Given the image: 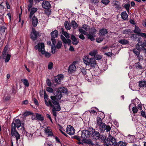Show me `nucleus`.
<instances>
[{"label": "nucleus", "mask_w": 146, "mask_h": 146, "mask_svg": "<svg viewBox=\"0 0 146 146\" xmlns=\"http://www.w3.org/2000/svg\"><path fill=\"white\" fill-rule=\"evenodd\" d=\"M67 92V90L65 88H60L56 91V95L50 96V98L53 105V106L51 107L53 108V109L55 110L56 111H59L61 110L59 101L62 96V93H66Z\"/></svg>", "instance_id": "f257e3e1"}, {"label": "nucleus", "mask_w": 146, "mask_h": 146, "mask_svg": "<svg viewBox=\"0 0 146 146\" xmlns=\"http://www.w3.org/2000/svg\"><path fill=\"white\" fill-rule=\"evenodd\" d=\"M33 0H29V4L28 5V11L30 12L29 14V18L32 19L33 17H35V13L38 10L36 7H32L33 5Z\"/></svg>", "instance_id": "f03ea898"}, {"label": "nucleus", "mask_w": 146, "mask_h": 146, "mask_svg": "<svg viewBox=\"0 0 146 146\" xmlns=\"http://www.w3.org/2000/svg\"><path fill=\"white\" fill-rule=\"evenodd\" d=\"M84 62L86 65H90L91 67H94L96 64V61L94 58H89L86 56L83 59Z\"/></svg>", "instance_id": "7ed1b4c3"}, {"label": "nucleus", "mask_w": 146, "mask_h": 146, "mask_svg": "<svg viewBox=\"0 0 146 146\" xmlns=\"http://www.w3.org/2000/svg\"><path fill=\"white\" fill-rule=\"evenodd\" d=\"M20 127H21L24 130V123H21L20 119H16L13 121L12 124L11 128L18 129Z\"/></svg>", "instance_id": "20e7f679"}, {"label": "nucleus", "mask_w": 146, "mask_h": 146, "mask_svg": "<svg viewBox=\"0 0 146 146\" xmlns=\"http://www.w3.org/2000/svg\"><path fill=\"white\" fill-rule=\"evenodd\" d=\"M92 129H90L88 130H83L82 132L81 137L83 139H86L90 137L92 133H93V131H91Z\"/></svg>", "instance_id": "39448f33"}, {"label": "nucleus", "mask_w": 146, "mask_h": 146, "mask_svg": "<svg viewBox=\"0 0 146 146\" xmlns=\"http://www.w3.org/2000/svg\"><path fill=\"white\" fill-rule=\"evenodd\" d=\"M96 32L97 30L96 29L94 28H92L91 32L87 35L88 39L91 41L94 40H95L94 37L95 36Z\"/></svg>", "instance_id": "423d86ee"}, {"label": "nucleus", "mask_w": 146, "mask_h": 146, "mask_svg": "<svg viewBox=\"0 0 146 146\" xmlns=\"http://www.w3.org/2000/svg\"><path fill=\"white\" fill-rule=\"evenodd\" d=\"M91 130V131H93V133H92L90 136L92 139L93 140H97L98 139L100 136L99 132L95 131V129H92Z\"/></svg>", "instance_id": "0eeeda50"}, {"label": "nucleus", "mask_w": 146, "mask_h": 146, "mask_svg": "<svg viewBox=\"0 0 146 146\" xmlns=\"http://www.w3.org/2000/svg\"><path fill=\"white\" fill-rule=\"evenodd\" d=\"M133 31L135 33L137 34L138 35L143 38H145L146 37V33H141V30L138 27L135 26Z\"/></svg>", "instance_id": "6e6552de"}, {"label": "nucleus", "mask_w": 146, "mask_h": 146, "mask_svg": "<svg viewBox=\"0 0 146 146\" xmlns=\"http://www.w3.org/2000/svg\"><path fill=\"white\" fill-rule=\"evenodd\" d=\"M107 143L109 145H117L115 139L110 135L109 134L107 139Z\"/></svg>", "instance_id": "1a4fd4ad"}, {"label": "nucleus", "mask_w": 146, "mask_h": 146, "mask_svg": "<svg viewBox=\"0 0 146 146\" xmlns=\"http://www.w3.org/2000/svg\"><path fill=\"white\" fill-rule=\"evenodd\" d=\"M35 49L36 50H38L39 52L43 54L44 52V45L43 43H40L38 44L35 47Z\"/></svg>", "instance_id": "9d476101"}, {"label": "nucleus", "mask_w": 146, "mask_h": 146, "mask_svg": "<svg viewBox=\"0 0 146 146\" xmlns=\"http://www.w3.org/2000/svg\"><path fill=\"white\" fill-rule=\"evenodd\" d=\"M16 129L11 128V135L12 136H15L17 141L20 139V135Z\"/></svg>", "instance_id": "9b49d317"}, {"label": "nucleus", "mask_w": 146, "mask_h": 146, "mask_svg": "<svg viewBox=\"0 0 146 146\" xmlns=\"http://www.w3.org/2000/svg\"><path fill=\"white\" fill-rule=\"evenodd\" d=\"M44 100L45 104L47 106H50V107L53 106V104H52V100H48V96L45 93L44 95Z\"/></svg>", "instance_id": "f8f14e48"}, {"label": "nucleus", "mask_w": 146, "mask_h": 146, "mask_svg": "<svg viewBox=\"0 0 146 146\" xmlns=\"http://www.w3.org/2000/svg\"><path fill=\"white\" fill-rule=\"evenodd\" d=\"M66 131L67 133L69 135H72L75 133V129L72 126L69 125L67 126Z\"/></svg>", "instance_id": "ddd939ff"}, {"label": "nucleus", "mask_w": 146, "mask_h": 146, "mask_svg": "<svg viewBox=\"0 0 146 146\" xmlns=\"http://www.w3.org/2000/svg\"><path fill=\"white\" fill-rule=\"evenodd\" d=\"M75 63L74 62L73 63L70 65L68 68V72L71 74L74 73L76 71V68L75 65Z\"/></svg>", "instance_id": "4468645a"}, {"label": "nucleus", "mask_w": 146, "mask_h": 146, "mask_svg": "<svg viewBox=\"0 0 146 146\" xmlns=\"http://www.w3.org/2000/svg\"><path fill=\"white\" fill-rule=\"evenodd\" d=\"M39 35V33L36 31L35 29H33L32 32L31 33V39L33 40H35L36 39L37 37Z\"/></svg>", "instance_id": "2eb2a0df"}, {"label": "nucleus", "mask_w": 146, "mask_h": 146, "mask_svg": "<svg viewBox=\"0 0 146 146\" xmlns=\"http://www.w3.org/2000/svg\"><path fill=\"white\" fill-rule=\"evenodd\" d=\"M146 46V44L144 42H141L139 44V42L136 46V48L139 50H144V48Z\"/></svg>", "instance_id": "dca6fc26"}, {"label": "nucleus", "mask_w": 146, "mask_h": 146, "mask_svg": "<svg viewBox=\"0 0 146 146\" xmlns=\"http://www.w3.org/2000/svg\"><path fill=\"white\" fill-rule=\"evenodd\" d=\"M63 75L62 74L58 75L55 78L54 81L56 83V84H59L61 80H63Z\"/></svg>", "instance_id": "f3484780"}, {"label": "nucleus", "mask_w": 146, "mask_h": 146, "mask_svg": "<svg viewBox=\"0 0 146 146\" xmlns=\"http://www.w3.org/2000/svg\"><path fill=\"white\" fill-rule=\"evenodd\" d=\"M43 8L45 9H49L51 7L50 3L48 1H43L42 4Z\"/></svg>", "instance_id": "a211bd4d"}, {"label": "nucleus", "mask_w": 146, "mask_h": 146, "mask_svg": "<svg viewBox=\"0 0 146 146\" xmlns=\"http://www.w3.org/2000/svg\"><path fill=\"white\" fill-rule=\"evenodd\" d=\"M71 38L72 40V43L74 45H76L79 43L78 39L76 38L74 35H71Z\"/></svg>", "instance_id": "6ab92c4d"}, {"label": "nucleus", "mask_w": 146, "mask_h": 146, "mask_svg": "<svg viewBox=\"0 0 146 146\" xmlns=\"http://www.w3.org/2000/svg\"><path fill=\"white\" fill-rule=\"evenodd\" d=\"M106 124L103 123H101L98 125L99 126V128L101 132H103L106 130Z\"/></svg>", "instance_id": "aec40b11"}, {"label": "nucleus", "mask_w": 146, "mask_h": 146, "mask_svg": "<svg viewBox=\"0 0 146 146\" xmlns=\"http://www.w3.org/2000/svg\"><path fill=\"white\" fill-rule=\"evenodd\" d=\"M32 18L33 25L34 27H36L37 25L38 22V19L35 17H33Z\"/></svg>", "instance_id": "412c9836"}, {"label": "nucleus", "mask_w": 146, "mask_h": 146, "mask_svg": "<svg viewBox=\"0 0 146 146\" xmlns=\"http://www.w3.org/2000/svg\"><path fill=\"white\" fill-rule=\"evenodd\" d=\"M51 35L52 38H57L58 36V32L57 30H55L51 33Z\"/></svg>", "instance_id": "4be33fe9"}, {"label": "nucleus", "mask_w": 146, "mask_h": 146, "mask_svg": "<svg viewBox=\"0 0 146 146\" xmlns=\"http://www.w3.org/2000/svg\"><path fill=\"white\" fill-rule=\"evenodd\" d=\"M45 132L46 134L48 135V136H51L52 135L51 130L48 127L45 128Z\"/></svg>", "instance_id": "5701e85b"}, {"label": "nucleus", "mask_w": 146, "mask_h": 146, "mask_svg": "<svg viewBox=\"0 0 146 146\" xmlns=\"http://www.w3.org/2000/svg\"><path fill=\"white\" fill-rule=\"evenodd\" d=\"M3 58L5 59V62H8L11 58V55L9 54H6L5 56L2 55Z\"/></svg>", "instance_id": "b1692460"}, {"label": "nucleus", "mask_w": 146, "mask_h": 146, "mask_svg": "<svg viewBox=\"0 0 146 146\" xmlns=\"http://www.w3.org/2000/svg\"><path fill=\"white\" fill-rule=\"evenodd\" d=\"M122 18L124 20L127 19L128 15L125 11L122 12L121 14Z\"/></svg>", "instance_id": "393cba45"}, {"label": "nucleus", "mask_w": 146, "mask_h": 146, "mask_svg": "<svg viewBox=\"0 0 146 146\" xmlns=\"http://www.w3.org/2000/svg\"><path fill=\"white\" fill-rule=\"evenodd\" d=\"M100 33L101 35L104 36L107 34L108 32L106 29H101L100 31Z\"/></svg>", "instance_id": "a878e982"}, {"label": "nucleus", "mask_w": 146, "mask_h": 146, "mask_svg": "<svg viewBox=\"0 0 146 146\" xmlns=\"http://www.w3.org/2000/svg\"><path fill=\"white\" fill-rule=\"evenodd\" d=\"M21 81L25 87H28L29 86V84L27 79H21Z\"/></svg>", "instance_id": "bb28decb"}, {"label": "nucleus", "mask_w": 146, "mask_h": 146, "mask_svg": "<svg viewBox=\"0 0 146 146\" xmlns=\"http://www.w3.org/2000/svg\"><path fill=\"white\" fill-rule=\"evenodd\" d=\"M139 86L140 87H146V82L141 81L139 82Z\"/></svg>", "instance_id": "cd10ccee"}, {"label": "nucleus", "mask_w": 146, "mask_h": 146, "mask_svg": "<svg viewBox=\"0 0 146 146\" xmlns=\"http://www.w3.org/2000/svg\"><path fill=\"white\" fill-rule=\"evenodd\" d=\"M63 35H64L66 38L67 39L70 38L69 34L67 32L64 31V29L63 28L61 29Z\"/></svg>", "instance_id": "c85d7f7f"}, {"label": "nucleus", "mask_w": 146, "mask_h": 146, "mask_svg": "<svg viewBox=\"0 0 146 146\" xmlns=\"http://www.w3.org/2000/svg\"><path fill=\"white\" fill-rule=\"evenodd\" d=\"M36 118L37 120L42 121L44 120V117L38 113L36 114Z\"/></svg>", "instance_id": "c756f323"}, {"label": "nucleus", "mask_w": 146, "mask_h": 146, "mask_svg": "<svg viewBox=\"0 0 146 146\" xmlns=\"http://www.w3.org/2000/svg\"><path fill=\"white\" fill-rule=\"evenodd\" d=\"M119 42L123 45L129 43V41L128 40L124 39L119 40Z\"/></svg>", "instance_id": "7c9ffc66"}, {"label": "nucleus", "mask_w": 146, "mask_h": 146, "mask_svg": "<svg viewBox=\"0 0 146 146\" xmlns=\"http://www.w3.org/2000/svg\"><path fill=\"white\" fill-rule=\"evenodd\" d=\"M64 26L66 29L67 30H70L71 27L70 24L67 21H66L64 23Z\"/></svg>", "instance_id": "2f4dec72"}, {"label": "nucleus", "mask_w": 146, "mask_h": 146, "mask_svg": "<svg viewBox=\"0 0 146 146\" xmlns=\"http://www.w3.org/2000/svg\"><path fill=\"white\" fill-rule=\"evenodd\" d=\"M135 66L138 69H142V67L139 62L136 63L135 64Z\"/></svg>", "instance_id": "473e14b6"}, {"label": "nucleus", "mask_w": 146, "mask_h": 146, "mask_svg": "<svg viewBox=\"0 0 146 146\" xmlns=\"http://www.w3.org/2000/svg\"><path fill=\"white\" fill-rule=\"evenodd\" d=\"M71 25L72 27L74 29L77 28L78 26L77 23L74 21H72Z\"/></svg>", "instance_id": "72a5a7b5"}, {"label": "nucleus", "mask_w": 146, "mask_h": 146, "mask_svg": "<svg viewBox=\"0 0 146 146\" xmlns=\"http://www.w3.org/2000/svg\"><path fill=\"white\" fill-rule=\"evenodd\" d=\"M79 31L80 33L85 35H87V33L82 28L79 29Z\"/></svg>", "instance_id": "f704fd0d"}, {"label": "nucleus", "mask_w": 146, "mask_h": 146, "mask_svg": "<svg viewBox=\"0 0 146 146\" xmlns=\"http://www.w3.org/2000/svg\"><path fill=\"white\" fill-rule=\"evenodd\" d=\"M97 53V52L96 50H94L90 52L89 53V54L91 55V56H94L96 55Z\"/></svg>", "instance_id": "c9c22d12"}, {"label": "nucleus", "mask_w": 146, "mask_h": 146, "mask_svg": "<svg viewBox=\"0 0 146 146\" xmlns=\"http://www.w3.org/2000/svg\"><path fill=\"white\" fill-rule=\"evenodd\" d=\"M62 45V43L61 41H58L56 45V47L57 49H60L61 48Z\"/></svg>", "instance_id": "e433bc0d"}, {"label": "nucleus", "mask_w": 146, "mask_h": 146, "mask_svg": "<svg viewBox=\"0 0 146 146\" xmlns=\"http://www.w3.org/2000/svg\"><path fill=\"white\" fill-rule=\"evenodd\" d=\"M130 5L129 4H124L123 6L125 8L127 12L129 11V8L130 7Z\"/></svg>", "instance_id": "4c0bfd02"}, {"label": "nucleus", "mask_w": 146, "mask_h": 146, "mask_svg": "<svg viewBox=\"0 0 146 146\" xmlns=\"http://www.w3.org/2000/svg\"><path fill=\"white\" fill-rule=\"evenodd\" d=\"M118 146H126V144L125 142L120 141L117 144Z\"/></svg>", "instance_id": "58836bf2"}, {"label": "nucleus", "mask_w": 146, "mask_h": 146, "mask_svg": "<svg viewBox=\"0 0 146 146\" xmlns=\"http://www.w3.org/2000/svg\"><path fill=\"white\" fill-rule=\"evenodd\" d=\"M104 37L103 36H100L96 38V40L97 42L100 43L102 42L104 39Z\"/></svg>", "instance_id": "ea45409f"}, {"label": "nucleus", "mask_w": 146, "mask_h": 146, "mask_svg": "<svg viewBox=\"0 0 146 146\" xmlns=\"http://www.w3.org/2000/svg\"><path fill=\"white\" fill-rule=\"evenodd\" d=\"M46 91L50 93H53L54 92V90L53 89L50 87H47L46 88Z\"/></svg>", "instance_id": "a19ab883"}, {"label": "nucleus", "mask_w": 146, "mask_h": 146, "mask_svg": "<svg viewBox=\"0 0 146 146\" xmlns=\"http://www.w3.org/2000/svg\"><path fill=\"white\" fill-rule=\"evenodd\" d=\"M118 2H116L114 5L115 6V8L117 10H119L121 9L120 6L118 4Z\"/></svg>", "instance_id": "79ce46f5"}, {"label": "nucleus", "mask_w": 146, "mask_h": 146, "mask_svg": "<svg viewBox=\"0 0 146 146\" xmlns=\"http://www.w3.org/2000/svg\"><path fill=\"white\" fill-rule=\"evenodd\" d=\"M44 54L45 55V57L47 58H49L50 56V53L47 52H46L45 50H44V52L43 54Z\"/></svg>", "instance_id": "37998d69"}, {"label": "nucleus", "mask_w": 146, "mask_h": 146, "mask_svg": "<svg viewBox=\"0 0 146 146\" xmlns=\"http://www.w3.org/2000/svg\"><path fill=\"white\" fill-rule=\"evenodd\" d=\"M56 48L55 45L52 46L51 52L52 54H54L55 52Z\"/></svg>", "instance_id": "c03bdc74"}, {"label": "nucleus", "mask_w": 146, "mask_h": 146, "mask_svg": "<svg viewBox=\"0 0 146 146\" xmlns=\"http://www.w3.org/2000/svg\"><path fill=\"white\" fill-rule=\"evenodd\" d=\"M102 57V56L100 54H97L95 56L96 59L98 60H100L101 59Z\"/></svg>", "instance_id": "a18cd8bd"}, {"label": "nucleus", "mask_w": 146, "mask_h": 146, "mask_svg": "<svg viewBox=\"0 0 146 146\" xmlns=\"http://www.w3.org/2000/svg\"><path fill=\"white\" fill-rule=\"evenodd\" d=\"M102 119L101 118L99 117L97 118V123L98 125L100 124L101 123H103L102 122Z\"/></svg>", "instance_id": "49530a36"}, {"label": "nucleus", "mask_w": 146, "mask_h": 146, "mask_svg": "<svg viewBox=\"0 0 146 146\" xmlns=\"http://www.w3.org/2000/svg\"><path fill=\"white\" fill-rule=\"evenodd\" d=\"M137 50V49L136 48L134 49L133 50V52L136 55H139V51Z\"/></svg>", "instance_id": "de8ad7c7"}, {"label": "nucleus", "mask_w": 146, "mask_h": 146, "mask_svg": "<svg viewBox=\"0 0 146 146\" xmlns=\"http://www.w3.org/2000/svg\"><path fill=\"white\" fill-rule=\"evenodd\" d=\"M138 111V110L136 106H134L132 108V111L133 113L134 114H135L137 113Z\"/></svg>", "instance_id": "09e8293b"}, {"label": "nucleus", "mask_w": 146, "mask_h": 146, "mask_svg": "<svg viewBox=\"0 0 146 146\" xmlns=\"http://www.w3.org/2000/svg\"><path fill=\"white\" fill-rule=\"evenodd\" d=\"M53 64L52 62H50L49 63L48 66V68L49 70L52 69Z\"/></svg>", "instance_id": "8fccbe9b"}, {"label": "nucleus", "mask_w": 146, "mask_h": 146, "mask_svg": "<svg viewBox=\"0 0 146 146\" xmlns=\"http://www.w3.org/2000/svg\"><path fill=\"white\" fill-rule=\"evenodd\" d=\"M134 137L133 136H128V139L130 140L129 142L133 143L134 142Z\"/></svg>", "instance_id": "3c124183"}, {"label": "nucleus", "mask_w": 146, "mask_h": 146, "mask_svg": "<svg viewBox=\"0 0 146 146\" xmlns=\"http://www.w3.org/2000/svg\"><path fill=\"white\" fill-rule=\"evenodd\" d=\"M7 47L6 46L4 49L2 53V55H4V56H5L6 54H7Z\"/></svg>", "instance_id": "603ef678"}, {"label": "nucleus", "mask_w": 146, "mask_h": 146, "mask_svg": "<svg viewBox=\"0 0 146 146\" xmlns=\"http://www.w3.org/2000/svg\"><path fill=\"white\" fill-rule=\"evenodd\" d=\"M46 82L48 86H51L52 83L49 79H47Z\"/></svg>", "instance_id": "864d4df0"}, {"label": "nucleus", "mask_w": 146, "mask_h": 146, "mask_svg": "<svg viewBox=\"0 0 146 146\" xmlns=\"http://www.w3.org/2000/svg\"><path fill=\"white\" fill-rule=\"evenodd\" d=\"M31 114V113L30 111H25L23 113V115L24 116H27L29 115H30Z\"/></svg>", "instance_id": "5fc2aeb1"}, {"label": "nucleus", "mask_w": 146, "mask_h": 146, "mask_svg": "<svg viewBox=\"0 0 146 146\" xmlns=\"http://www.w3.org/2000/svg\"><path fill=\"white\" fill-rule=\"evenodd\" d=\"M141 40V38L138 35H136V37L135 38V40H137L139 42H140Z\"/></svg>", "instance_id": "6e6d98bb"}, {"label": "nucleus", "mask_w": 146, "mask_h": 146, "mask_svg": "<svg viewBox=\"0 0 146 146\" xmlns=\"http://www.w3.org/2000/svg\"><path fill=\"white\" fill-rule=\"evenodd\" d=\"M141 114L142 116L146 118V114L145 112L143 110H141Z\"/></svg>", "instance_id": "4d7b16f0"}, {"label": "nucleus", "mask_w": 146, "mask_h": 146, "mask_svg": "<svg viewBox=\"0 0 146 146\" xmlns=\"http://www.w3.org/2000/svg\"><path fill=\"white\" fill-rule=\"evenodd\" d=\"M71 41L70 39H66L65 42H64L65 44H67L68 45H70V44Z\"/></svg>", "instance_id": "13d9d810"}, {"label": "nucleus", "mask_w": 146, "mask_h": 146, "mask_svg": "<svg viewBox=\"0 0 146 146\" xmlns=\"http://www.w3.org/2000/svg\"><path fill=\"white\" fill-rule=\"evenodd\" d=\"M81 72L82 73L83 75H85L86 74V70L84 68H82L81 70Z\"/></svg>", "instance_id": "bf43d9fd"}, {"label": "nucleus", "mask_w": 146, "mask_h": 146, "mask_svg": "<svg viewBox=\"0 0 146 146\" xmlns=\"http://www.w3.org/2000/svg\"><path fill=\"white\" fill-rule=\"evenodd\" d=\"M102 3L104 4H107L109 2V0H102Z\"/></svg>", "instance_id": "052dcab7"}, {"label": "nucleus", "mask_w": 146, "mask_h": 146, "mask_svg": "<svg viewBox=\"0 0 146 146\" xmlns=\"http://www.w3.org/2000/svg\"><path fill=\"white\" fill-rule=\"evenodd\" d=\"M138 56H137L138 59L139 61H142L143 60V57L141 55H138Z\"/></svg>", "instance_id": "680f3d73"}, {"label": "nucleus", "mask_w": 146, "mask_h": 146, "mask_svg": "<svg viewBox=\"0 0 146 146\" xmlns=\"http://www.w3.org/2000/svg\"><path fill=\"white\" fill-rule=\"evenodd\" d=\"M4 0H1V2L0 3V10L3 9L4 8V6L2 5L3 3V1Z\"/></svg>", "instance_id": "e2e57ef3"}, {"label": "nucleus", "mask_w": 146, "mask_h": 146, "mask_svg": "<svg viewBox=\"0 0 146 146\" xmlns=\"http://www.w3.org/2000/svg\"><path fill=\"white\" fill-rule=\"evenodd\" d=\"M51 40L52 43V45H55L56 43V39L55 38H51Z\"/></svg>", "instance_id": "0e129e2a"}, {"label": "nucleus", "mask_w": 146, "mask_h": 146, "mask_svg": "<svg viewBox=\"0 0 146 146\" xmlns=\"http://www.w3.org/2000/svg\"><path fill=\"white\" fill-rule=\"evenodd\" d=\"M5 27L3 26L1 27V32L2 33H3L5 31Z\"/></svg>", "instance_id": "69168bd1"}, {"label": "nucleus", "mask_w": 146, "mask_h": 146, "mask_svg": "<svg viewBox=\"0 0 146 146\" xmlns=\"http://www.w3.org/2000/svg\"><path fill=\"white\" fill-rule=\"evenodd\" d=\"M111 129V128L109 126H106V132H108L110 131Z\"/></svg>", "instance_id": "338daca9"}, {"label": "nucleus", "mask_w": 146, "mask_h": 146, "mask_svg": "<svg viewBox=\"0 0 146 146\" xmlns=\"http://www.w3.org/2000/svg\"><path fill=\"white\" fill-rule=\"evenodd\" d=\"M91 2L92 3L96 4L98 3L99 2V0H91Z\"/></svg>", "instance_id": "774afa93"}]
</instances>
